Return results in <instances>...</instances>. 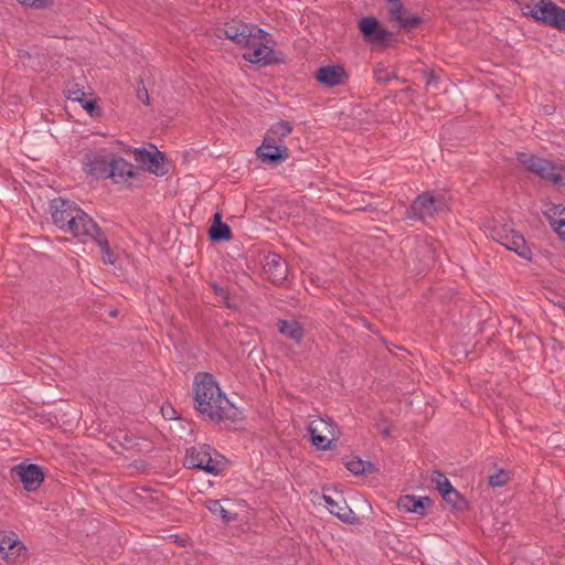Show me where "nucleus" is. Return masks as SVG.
Segmentation results:
<instances>
[{
    "label": "nucleus",
    "instance_id": "f257e3e1",
    "mask_svg": "<svg viewBox=\"0 0 565 565\" xmlns=\"http://www.w3.org/2000/svg\"><path fill=\"white\" fill-rule=\"evenodd\" d=\"M194 407L204 418L213 422H236L241 418L239 409L222 392L215 377L207 372H200L193 382Z\"/></svg>",
    "mask_w": 565,
    "mask_h": 565
},
{
    "label": "nucleus",
    "instance_id": "f03ea898",
    "mask_svg": "<svg viewBox=\"0 0 565 565\" xmlns=\"http://www.w3.org/2000/svg\"><path fill=\"white\" fill-rule=\"evenodd\" d=\"M224 35L241 46L243 57L253 64L268 65L277 61L271 35L254 24H226Z\"/></svg>",
    "mask_w": 565,
    "mask_h": 565
},
{
    "label": "nucleus",
    "instance_id": "7ed1b4c3",
    "mask_svg": "<svg viewBox=\"0 0 565 565\" xmlns=\"http://www.w3.org/2000/svg\"><path fill=\"white\" fill-rule=\"evenodd\" d=\"M183 465L188 469H200L206 473L218 476L226 466V458L210 445L200 444L186 449Z\"/></svg>",
    "mask_w": 565,
    "mask_h": 565
},
{
    "label": "nucleus",
    "instance_id": "20e7f679",
    "mask_svg": "<svg viewBox=\"0 0 565 565\" xmlns=\"http://www.w3.org/2000/svg\"><path fill=\"white\" fill-rule=\"evenodd\" d=\"M521 10L525 17H531L541 24L565 30V9L552 0H527Z\"/></svg>",
    "mask_w": 565,
    "mask_h": 565
},
{
    "label": "nucleus",
    "instance_id": "39448f33",
    "mask_svg": "<svg viewBox=\"0 0 565 565\" xmlns=\"http://www.w3.org/2000/svg\"><path fill=\"white\" fill-rule=\"evenodd\" d=\"M358 29L363 41L372 47L387 49L396 41L394 33L384 28L373 15L361 18L358 21Z\"/></svg>",
    "mask_w": 565,
    "mask_h": 565
},
{
    "label": "nucleus",
    "instance_id": "423d86ee",
    "mask_svg": "<svg viewBox=\"0 0 565 565\" xmlns=\"http://www.w3.org/2000/svg\"><path fill=\"white\" fill-rule=\"evenodd\" d=\"M516 159L526 171L540 177L542 180L558 185L564 184L561 173L562 168H558L552 161L527 152H518Z\"/></svg>",
    "mask_w": 565,
    "mask_h": 565
},
{
    "label": "nucleus",
    "instance_id": "0eeeda50",
    "mask_svg": "<svg viewBox=\"0 0 565 565\" xmlns=\"http://www.w3.org/2000/svg\"><path fill=\"white\" fill-rule=\"evenodd\" d=\"M444 205L443 196H434L429 192H423L412 202L406 212V217L409 220L433 217L443 210Z\"/></svg>",
    "mask_w": 565,
    "mask_h": 565
},
{
    "label": "nucleus",
    "instance_id": "6e6552de",
    "mask_svg": "<svg viewBox=\"0 0 565 565\" xmlns=\"http://www.w3.org/2000/svg\"><path fill=\"white\" fill-rule=\"evenodd\" d=\"M0 555L9 564L26 558L28 550L14 531H0Z\"/></svg>",
    "mask_w": 565,
    "mask_h": 565
},
{
    "label": "nucleus",
    "instance_id": "1a4fd4ad",
    "mask_svg": "<svg viewBox=\"0 0 565 565\" xmlns=\"http://www.w3.org/2000/svg\"><path fill=\"white\" fill-rule=\"evenodd\" d=\"M386 9L391 20L405 31L415 30L423 21L419 15L409 13L401 0H386Z\"/></svg>",
    "mask_w": 565,
    "mask_h": 565
},
{
    "label": "nucleus",
    "instance_id": "9d476101",
    "mask_svg": "<svg viewBox=\"0 0 565 565\" xmlns=\"http://www.w3.org/2000/svg\"><path fill=\"white\" fill-rule=\"evenodd\" d=\"M135 161L150 173L157 177H163L168 173L166 167V157L159 151H148L146 149H136L134 151Z\"/></svg>",
    "mask_w": 565,
    "mask_h": 565
},
{
    "label": "nucleus",
    "instance_id": "9b49d317",
    "mask_svg": "<svg viewBox=\"0 0 565 565\" xmlns=\"http://www.w3.org/2000/svg\"><path fill=\"white\" fill-rule=\"evenodd\" d=\"M139 177V168L126 159L111 154L107 178L116 184H127L128 181Z\"/></svg>",
    "mask_w": 565,
    "mask_h": 565
},
{
    "label": "nucleus",
    "instance_id": "f8f14e48",
    "mask_svg": "<svg viewBox=\"0 0 565 565\" xmlns=\"http://www.w3.org/2000/svg\"><path fill=\"white\" fill-rule=\"evenodd\" d=\"M323 501L326 507L331 514L335 515L342 522L348 524L360 523V518L356 513L348 505L342 494H337V498H332L330 494H323Z\"/></svg>",
    "mask_w": 565,
    "mask_h": 565
},
{
    "label": "nucleus",
    "instance_id": "ddd939ff",
    "mask_svg": "<svg viewBox=\"0 0 565 565\" xmlns=\"http://www.w3.org/2000/svg\"><path fill=\"white\" fill-rule=\"evenodd\" d=\"M315 78L326 87H334L344 85L349 75L342 65L331 64L319 67L315 72Z\"/></svg>",
    "mask_w": 565,
    "mask_h": 565
},
{
    "label": "nucleus",
    "instance_id": "4468645a",
    "mask_svg": "<svg viewBox=\"0 0 565 565\" xmlns=\"http://www.w3.org/2000/svg\"><path fill=\"white\" fill-rule=\"evenodd\" d=\"M13 472L19 477L26 491L36 490L44 480V473L36 465H18L13 468Z\"/></svg>",
    "mask_w": 565,
    "mask_h": 565
},
{
    "label": "nucleus",
    "instance_id": "2eb2a0df",
    "mask_svg": "<svg viewBox=\"0 0 565 565\" xmlns=\"http://www.w3.org/2000/svg\"><path fill=\"white\" fill-rule=\"evenodd\" d=\"M111 154L99 151L86 156L84 171L96 178H107Z\"/></svg>",
    "mask_w": 565,
    "mask_h": 565
},
{
    "label": "nucleus",
    "instance_id": "dca6fc26",
    "mask_svg": "<svg viewBox=\"0 0 565 565\" xmlns=\"http://www.w3.org/2000/svg\"><path fill=\"white\" fill-rule=\"evenodd\" d=\"M81 207L68 200L56 199L52 203V220L54 224L60 227L61 225H65L66 220H68L72 215L75 214V211H79Z\"/></svg>",
    "mask_w": 565,
    "mask_h": 565
},
{
    "label": "nucleus",
    "instance_id": "f3484780",
    "mask_svg": "<svg viewBox=\"0 0 565 565\" xmlns=\"http://www.w3.org/2000/svg\"><path fill=\"white\" fill-rule=\"evenodd\" d=\"M428 497L402 495L397 501V507L404 512L415 513L420 516L427 514V508L431 505Z\"/></svg>",
    "mask_w": 565,
    "mask_h": 565
},
{
    "label": "nucleus",
    "instance_id": "a211bd4d",
    "mask_svg": "<svg viewBox=\"0 0 565 565\" xmlns=\"http://www.w3.org/2000/svg\"><path fill=\"white\" fill-rule=\"evenodd\" d=\"M544 214L554 231L565 241V206L554 204Z\"/></svg>",
    "mask_w": 565,
    "mask_h": 565
},
{
    "label": "nucleus",
    "instance_id": "6ab92c4d",
    "mask_svg": "<svg viewBox=\"0 0 565 565\" xmlns=\"http://www.w3.org/2000/svg\"><path fill=\"white\" fill-rule=\"evenodd\" d=\"M100 228L95 223V221L92 218V226L86 225V222H75L74 226L70 231V234H72L74 237L78 238L82 243L92 242L93 239L97 238V235L99 234Z\"/></svg>",
    "mask_w": 565,
    "mask_h": 565
},
{
    "label": "nucleus",
    "instance_id": "aec40b11",
    "mask_svg": "<svg viewBox=\"0 0 565 565\" xmlns=\"http://www.w3.org/2000/svg\"><path fill=\"white\" fill-rule=\"evenodd\" d=\"M306 334L305 322L300 319H285V338L299 345Z\"/></svg>",
    "mask_w": 565,
    "mask_h": 565
},
{
    "label": "nucleus",
    "instance_id": "412c9836",
    "mask_svg": "<svg viewBox=\"0 0 565 565\" xmlns=\"http://www.w3.org/2000/svg\"><path fill=\"white\" fill-rule=\"evenodd\" d=\"M210 238L214 242L228 241L232 237L231 227L222 222L220 213L214 214V222L209 231Z\"/></svg>",
    "mask_w": 565,
    "mask_h": 565
},
{
    "label": "nucleus",
    "instance_id": "4be33fe9",
    "mask_svg": "<svg viewBox=\"0 0 565 565\" xmlns=\"http://www.w3.org/2000/svg\"><path fill=\"white\" fill-rule=\"evenodd\" d=\"M505 248L514 252L523 259H532V252L527 246L525 238L519 232L511 236V241L505 244Z\"/></svg>",
    "mask_w": 565,
    "mask_h": 565
},
{
    "label": "nucleus",
    "instance_id": "5701e85b",
    "mask_svg": "<svg viewBox=\"0 0 565 565\" xmlns=\"http://www.w3.org/2000/svg\"><path fill=\"white\" fill-rule=\"evenodd\" d=\"M516 233L510 223L494 225L490 231L491 237L504 247L511 241V236Z\"/></svg>",
    "mask_w": 565,
    "mask_h": 565
},
{
    "label": "nucleus",
    "instance_id": "b1692460",
    "mask_svg": "<svg viewBox=\"0 0 565 565\" xmlns=\"http://www.w3.org/2000/svg\"><path fill=\"white\" fill-rule=\"evenodd\" d=\"M269 145L282 148V122H278L268 129L262 142V151Z\"/></svg>",
    "mask_w": 565,
    "mask_h": 565
},
{
    "label": "nucleus",
    "instance_id": "393cba45",
    "mask_svg": "<svg viewBox=\"0 0 565 565\" xmlns=\"http://www.w3.org/2000/svg\"><path fill=\"white\" fill-rule=\"evenodd\" d=\"M256 154L263 163H277L282 159V148L269 145V147L262 151L260 145L256 150Z\"/></svg>",
    "mask_w": 565,
    "mask_h": 565
},
{
    "label": "nucleus",
    "instance_id": "a878e982",
    "mask_svg": "<svg viewBox=\"0 0 565 565\" xmlns=\"http://www.w3.org/2000/svg\"><path fill=\"white\" fill-rule=\"evenodd\" d=\"M92 242H96L99 246L102 253V260L104 264L114 265L116 263L117 258L115 256V253L111 250L108 241L104 237L102 231H99L97 238L93 239Z\"/></svg>",
    "mask_w": 565,
    "mask_h": 565
},
{
    "label": "nucleus",
    "instance_id": "bb28decb",
    "mask_svg": "<svg viewBox=\"0 0 565 565\" xmlns=\"http://www.w3.org/2000/svg\"><path fill=\"white\" fill-rule=\"evenodd\" d=\"M317 425H309L308 431L310 434L312 445L319 450H328L331 449L332 438L328 439L326 436L321 434H317Z\"/></svg>",
    "mask_w": 565,
    "mask_h": 565
},
{
    "label": "nucleus",
    "instance_id": "cd10ccee",
    "mask_svg": "<svg viewBox=\"0 0 565 565\" xmlns=\"http://www.w3.org/2000/svg\"><path fill=\"white\" fill-rule=\"evenodd\" d=\"M86 222V225L92 226V217L84 212L82 209L79 211H75V214L72 215L68 220H66L65 225H61L58 228H61L64 232L70 233L72 227L74 226L75 222Z\"/></svg>",
    "mask_w": 565,
    "mask_h": 565
},
{
    "label": "nucleus",
    "instance_id": "c85d7f7f",
    "mask_svg": "<svg viewBox=\"0 0 565 565\" xmlns=\"http://www.w3.org/2000/svg\"><path fill=\"white\" fill-rule=\"evenodd\" d=\"M204 507L216 516H220L223 521H231L228 512L222 507L218 500L209 499L204 502Z\"/></svg>",
    "mask_w": 565,
    "mask_h": 565
},
{
    "label": "nucleus",
    "instance_id": "c756f323",
    "mask_svg": "<svg viewBox=\"0 0 565 565\" xmlns=\"http://www.w3.org/2000/svg\"><path fill=\"white\" fill-rule=\"evenodd\" d=\"M374 77L377 83L387 84L391 79L397 78V75L395 72H390L383 63H379L374 68Z\"/></svg>",
    "mask_w": 565,
    "mask_h": 565
},
{
    "label": "nucleus",
    "instance_id": "7c9ffc66",
    "mask_svg": "<svg viewBox=\"0 0 565 565\" xmlns=\"http://www.w3.org/2000/svg\"><path fill=\"white\" fill-rule=\"evenodd\" d=\"M441 497L445 501H447L449 504H451L452 508H455V509H460L461 508L460 503L465 502L461 494L455 488L445 490V493H443Z\"/></svg>",
    "mask_w": 565,
    "mask_h": 565
},
{
    "label": "nucleus",
    "instance_id": "2f4dec72",
    "mask_svg": "<svg viewBox=\"0 0 565 565\" xmlns=\"http://www.w3.org/2000/svg\"><path fill=\"white\" fill-rule=\"evenodd\" d=\"M509 479L508 472L505 470H500L489 477V484L492 488L502 487L508 483Z\"/></svg>",
    "mask_w": 565,
    "mask_h": 565
},
{
    "label": "nucleus",
    "instance_id": "473e14b6",
    "mask_svg": "<svg viewBox=\"0 0 565 565\" xmlns=\"http://www.w3.org/2000/svg\"><path fill=\"white\" fill-rule=\"evenodd\" d=\"M433 481L436 483V487L441 495L443 493H445V490L454 488L450 481L446 478V476L439 471L435 472Z\"/></svg>",
    "mask_w": 565,
    "mask_h": 565
},
{
    "label": "nucleus",
    "instance_id": "72a5a7b5",
    "mask_svg": "<svg viewBox=\"0 0 565 565\" xmlns=\"http://www.w3.org/2000/svg\"><path fill=\"white\" fill-rule=\"evenodd\" d=\"M345 468L353 475H364L363 460L360 458H353L345 462Z\"/></svg>",
    "mask_w": 565,
    "mask_h": 565
},
{
    "label": "nucleus",
    "instance_id": "f704fd0d",
    "mask_svg": "<svg viewBox=\"0 0 565 565\" xmlns=\"http://www.w3.org/2000/svg\"><path fill=\"white\" fill-rule=\"evenodd\" d=\"M22 6L33 9H44L53 4L54 0H17Z\"/></svg>",
    "mask_w": 565,
    "mask_h": 565
},
{
    "label": "nucleus",
    "instance_id": "c9c22d12",
    "mask_svg": "<svg viewBox=\"0 0 565 565\" xmlns=\"http://www.w3.org/2000/svg\"><path fill=\"white\" fill-rule=\"evenodd\" d=\"M212 288H213L215 295L217 297H220L222 303L225 307L230 308L231 307V303H230V292L225 288H223L221 286H217V285H213Z\"/></svg>",
    "mask_w": 565,
    "mask_h": 565
},
{
    "label": "nucleus",
    "instance_id": "e433bc0d",
    "mask_svg": "<svg viewBox=\"0 0 565 565\" xmlns=\"http://www.w3.org/2000/svg\"><path fill=\"white\" fill-rule=\"evenodd\" d=\"M309 425H317L316 428H317V434H323L326 430H328L329 433L330 431V427H331V424L327 420H324L323 418H317V419H313L310 422Z\"/></svg>",
    "mask_w": 565,
    "mask_h": 565
},
{
    "label": "nucleus",
    "instance_id": "4c0bfd02",
    "mask_svg": "<svg viewBox=\"0 0 565 565\" xmlns=\"http://www.w3.org/2000/svg\"><path fill=\"white\" fill-rule=\"evenodd\" d=\"M424 78L426 79V86H435L438 83V76L431 70H425L423 72Z\"/></svg>",
    "mask_w": 565,
    "mask_h": 565
},
{
    "label": "nucleus",
    "instance_id": "58836bf2",
    "mask_svg": "<svg viewBox=\"0 0 565 565\" xmlns=\"http://www.w3.org/2000/svg\"><path fill=\"white\" fill-rule=\"evenodd\" d=\"M161 413L166 419H174L177 414L171 405L162 406Z\"/></svg>",
    "mask_w": 565,
    "mask_h": 565
},
{
    "label": "nucleus",
    "instance_id": "ea45409f",
    "mask_svg": "<svg viewBox=\"0 0 565 565\" xmlns=\"http://www.w3.org/2000/svg\"><path fill=\"white\" fill-rule=\"evenodd\" d=\"M363 466H364V475H374L380 471V469L375 466V463H373L371 461L363 460Z\"/></svg>",
    "mask_w": 565,
    "mask_h": 565
},
{
    "label": "nucleus",
    "instance_id": "a19ab883",
    "mask_svg": "<svg viewBox=\"0 0 565 565\" xmlns=\"http://www.w3.org/2000/svg\"><path fill=\"white\" fill-rule=\"evenodd\" d=\"M83 108L87 110V113L90 115V116H94L95 115V109H96V105H95V102L94 100H87L84 98V100L81 103Z\"/></svg>",
    "mask_w": 565,
    "mask_h": 565
},
{
    "label": "nucleus",
    "instance_id": "79ce46f5",
    "mask_svg": "<svg viewBox=\"0 0 565 565\" xmlns=\"http://www.w3.org/2000/svg\"><path fill=\"white\" fill-rule=\"evenodd\" d=\"M84 93L82 90H68L67 97L72 100L82 103L84 100Z\"/></svg>",
    "mask_w": 565,
    "mask_h": 565
},
{
    "label": "nucleus",
    "instance_id": "37998d69",
    "mask_svg": "<svg viewBox=\"0 0 565 565\" xmlns=\"http://www.w3.org/2000/svg\"><path fill=\"white\" fill-rule=\"evenodd\" d=\"M279 266V255H274L273 258L266 262L265 268L267 270H271L273 268H277Z\"/></svg>",
    "mask_w": 565,
    "mask_h": 565
},
{
    "label": "nucleus",
    "instance_id": "c03bdc74",
    "mask_svg": "<svg viewBox=\"0 0 565 565\" xmlns=\"http://www.w3.org/2000/svg\"><path fill=\"white\" fill-rule=\"evenodd\" d=\"M291 131H292V127H291L290 122L285 121V137L287 135H289Z\"/></svg>",
    "mask_w": 565,
    "mask_h": 565
},
{
    "label": "nucleus",
    "instance_id": "a18cd8bd",
    "mask_svg": "<svg viewBox=\"0 0 565 565\" xmlns=\"http://www.w3.org/2000/svg\"><path fill=\"white\" fill-rule=\"evenodd\" d=\"M142 98H146L143 102L145 104H149V96H148V93L145 92V95H142Z\"/></svg>",
    "mask_w": 565,
    "mask_h": 565
},
{
    "label": "nucleus",
    "instance_id": "49530a36",
    "mask_svg": "<svg viewBox=\"0 0 565 565\" xmlns=\"http://www.w3.org/2000/svg\"><path fill=\"white\" fill-rule=\"evenodd\" d=\"M142 98H146L143 102L145 104H149V96H148V93L145 92V95H142Z\"/></svg>",
    "mask_w": 565,
    "mask_h": 565
},
{
    "label": "nucleus",
    "instance_id": "de8ad7c7",
    "mask_svg": "<svg viewBox=\"0 0 565 565\" xmlns=\"http://www.w3.org/2000/svg\"><path fill=\"white\" fill-rule=\"evenodd\" d=\"M277 326H278L279 332L282 333V321H278Z\"/></svg>",
    "mask_w": 565,
    "mask_h": 565
},
{
    "label": "nucleus",
    "instance_id": "09e8293b",
    "mask_svg": "<svg viewBox=\"0 0 565 565\" xmlns=\"http://www.w3.org/2000/svg\"><path fill=\"white\" fill-rule=\"evenodd\" d=\"M284 156H285V160L288 158V149L285 147V152H284Z\"/></svg>",
    "mask_w": 565,
    "mask_h": 565
},
{
    "label": "nucleus",
    "instance_id": "8fccbe9b",
    "mask_svg": "<svg viewBox=\"0 0 565 565\" xmlns=\"http://www.w3.org/2000/svg\"><path fill=\"white\" fill-rule=\"evenodd\" d=\"M383 434L384 435H390V430L386 428V429L383 430Z\"/></svg>",
    "mask_w": 565,
    "mask_h": 565
},
{
    "label": "nucleus",
    "instance_id": "3c124183",
    "mask_svg": "<svg viewBox=\"0 0 565 565\" xmlns=\"http://www.w3.org/2000/svg\"><path fill=\"white\" fill-rule=\"evenodd\" d=\"M125 440H126L127 443H130V441H131L130 439H128V435H125Z\"/></svg>",
    "mask_w": 565,
    "mask_h": 565
},
{
    "label": "nucleus",
    "instance_id": "603ef678",
    "mask_svg": "<svg viewBox=\"0 0 565 565\" xmlns=\"http://www.w3.org/2000/svg\"><path fill=\"white\" fill-rule=\"evenodd\" d=\"M284 279H285V281H287V279H288L287 271L285 273Z\"/></svg>",
    "mask_w": 565,
    "mask_h": 565
}]
</instances>
